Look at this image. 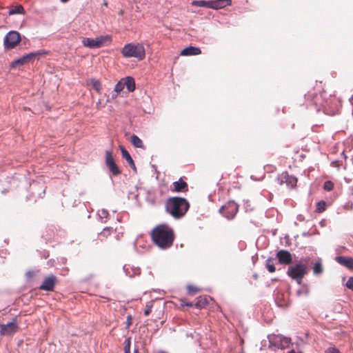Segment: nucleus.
<instances>
[{
	"mask_svg": "<svg viewBox=\"0 0 353 353\" xmlns=\"http://www.w3.org/2000/svg\"><path fill=\"white\" fill-rule=\"evenodd\" d=\"M119 148H120L121 153L123 158L125 159V161L128 162V163L129 164L130 168L134 171H136L137 170L136 165L134 164V162L131 155L128 152V151L123 145H119Z\"/></svg>",
	"mask_w": 353,
	"mask_h": 353,
	"instance_id": "18",
	"label": "nucleus"
},
{
	"mask_svg": "<svg viewBox=\"0 0 353 353\" xmlns=\"http://www.w3.org/2000/svg\"><path fill=\"white\" fill-rule=\"evenodd\" d=\"M133 353H139L138 349H134Z\"/></svg>",
	"mask_w": 353,
	"mask_h": 353,
	"instance_id": "47",
	"label": "nucleus"
},
{
	"mask_svg": "<svg viewBox=\"0 0 353 353\" xmlns=\"http://www.w3.org/2000/svg\"><path fill=\"white\" fill-rule=\"evenodd\" d=\"M313 274L314 275H320L323 272V268L321 262V259H319L317 261L314 263L312 267Z\"/></svg>",
	"mask_w": 353,
	"mask_h": 353,
	"instance_id": "24",
	"label": "nucleus"
},
{
	"mask_svg": "<svg viewBox=\"0 0 353 353\" xmlns=\"http://www.w3.org/2000/svg\"><path fill=\"white\" fill-rule=\"evenodd\" d=\"M131 143L135 148H144L142 140L136 134H132L130 137Z\"/></svg>",
	"mask_w": 353,
	"mask_h": 353,
	"instance_id": "25",
	"label": "nucleus"
},
{
	"mask_svg": "<svg viewBox=\"0 0 353 353\" xmlns=\"http://www.w3.org/2000/svg\"><path fill=\"white\" fill-rule=\"evenodd\" d=\"M126 327L128 328L130 325L132 324V316L131 315H128L127 316V319H126Z\"/></svg>",
	"mask_w": 353,
	"mask_h": 353,
	"instance_id": "42",
	"label": "nucleus"
},
{
	"mask_svg": "<svg viewBox=\"0 0 353 353\" xmlns=\"http://www.w3.org/2000/svg\"><path fill=\"white\" fill-rule=\"evenodd\" d=\"M62 3H66L68 2L69 0H60Z\"/></svg>",
	"mask_w": 353,
	"mask_h": 353,
	"instance_id": "48",
	"label": "nucleus"
},
{
	"mask_svg": "<svg viewBox=\"0 0 353 353\" xmlns=\"http://www.w3.org/2000/svg\"><path fill=\"white\" fill-rule=\"evenodd\" d=\"M238 210L239 205L234 201H229L219 209V212L228 220H232L236 216Z\"/></svg>",
	"mask_w": 353,
	"mask_h": 353,
	"instance_id": "9",
	"label": "nucleus"
},
{
	"mask_svg": "<svg viewBox=\"0 0 353 353\" xmlns=\"http://www.w3.org/2000/svg\"><path fill=\"white\" fill-rule=\"evenodd\" d=\"M342 155H343V157H344V158H346V157H347L345 155L344 152H342Z\"/></svg>",
	"mask_w": 353,
	"mask_h": 353,
	"instance_id": "50",
	"label": "nucleus"
},
{
	"mask_svg": "<svg viewBox=\"0 0 353 353\" xmlns=\"http://www.w3.org/2000/svg\"><path fill=\"white\" fill-rule=\"evenodd\" d=\"M345 286L350 289V290H352L353 292V276H350L346 283H345Z\"/></svg>",
	"mask_w": 353,
	"mask_h": 353,
	"instance_id": "37",
	"label": "nucleus"
},
{
	"mask_svg": "<svg viewBox=\"0 0 353 353\" xmlns=\"http://www.w3.org/2000/svg\"><path fill=\"white\" fill-rule=\"evenodd\" d=\"M326 203L324 201H320L316 203V210L318 212H322L325 210Z\"/></svg>",
	"mask_w": 353,
	"mask_h": 353,
	"instance_id": "30",
	"label": "nucleus"
},
{
	"mask_svg": "<svg viewBox=\"0 0 353 353\" xmlns=\"http://www.w3.org/2000/svg\"><path fill=\"white\" fill-rule=\"evenodd\" d=\"M46 52L44 50H38L36 52H30L26 54L23 55L19 59H15L10 63V68H16L18 65H23L26 63L36 59L37 57L40 55L45 54Z\"/></svg>",
	"mask_w": 353,
	"mask_h": 353,
	"instance_id": "7",
	"label": "nucleus"
},
{
	"mask_svg": "<svg viewBox=\"0 0 353 353\" xmlns=\"http://www.w3.org/2000/svg\"><path fill=\"white\" fill-rule=\"evenodd\" d=\"M334 260L341 265L353 270V258L351 256H336Z\"/></svg>",
	"mask_w": 353,
	"mask_h": 353,
	"instance_id": "16",
	"label": "nucleus"
},
{
	"mask_svg": "<svg viewBox=\"0 0 353 353\" xmlns=\"http://www.w3.org/2000/svg\"><path fill=\"white\" fill-rule=\"evenodd\" d=\"M103 5H104V6H107V5H108L107 1H105L103 2Z\"/></svg>",
	"mask_w": 353,
	"mask_h": 353,
	"instance_id": "49",
	"label": "nucleus"
},
{
	"mask_svg": "<svg viewBox=\"0 0 353 353\" xmlns=\"http://www.w3.org/2000/svg\"><path fill=\"white\" fill-rule=\"evenodd\" d=\"M125 88L124 86V84H123V79H121V81H119L116 85H115V87H114V91L117 92V93H119L121 91H122L123 90V88Z\"/></svg>",
	"mask_w": 353,
	"mask_h": 353,
	"instance_id": "33",
	"label": "nucleus"
},
{
	"mask_svg": "<svg viewBox=\"0 0 353 353\" xmlns=\"http://www.w3.org/2000/svg\"><path fill=\"white\" fill-rule=\"evenodd\" d=\"M210 299H211L210 296H200L199 297L197 298V301L195 303L194 305L196 308H203L208 304Z\"/></svg>",
	"mask_w": 353,
	"mask_h": 353,
	"instance_id": "23",
	"label": "nucleus"
},
{
	"mask_svg": "<svg viewBox=\"0 0 353 353\" xmlns=\"http://www.w3.org/2000/svg\"><path fill=\"white\" fill-rule=\"evenodd\" d=\"M98 215L101 219L103 218H107L109 215L108 211L105 209H102L101 210L99 211Z\"/></svg>",
	"mask_w": 353,
	"mask_h": 353,
	"instance_id": "35",
	"label": "nucleus"
},
{
	"mask_svg": "<svg viewBox=\"0 0 353 353\" xmlns=\"http://www.w3.org/2000/svg\"><path fill=\"white\" fill-rule=\"evenodd\" d=\"M192 6L211 8L212 1L195 0L192 3Z\"/></svg>",
	"mask_w": 353,
	"mask_h": 353,
	"instance_id": "26",
	"label": "nucleus"
},
{
	"mask_svg": "<svg viewBox=\"0 0 353 353\" xmlns=\"http://www.w3.org/2000/svg\"><path fill=\"white\" fill-rule=\"evenodd\" d=\"M147 201L152 205H155L156 201L154 197H152L151 194L149 192L147 198Z\"/></svg>",
	"mask_w": 353,
	"mask_h": 353,
	"instance_id": "40",
	"label": "nucleus"
},
{
	"mask_svg": "<svg viewBox=\"0 0 353 353\" xmlns=\"http://www.w3.org/2000/svg\"><path fill=\"white\" fill-rule=\"evenodd\" d=\"M152 303H147L146 306H145V309L144 310V315L145 316H148L151 312H152Z\"/></svg>",
	"mask_w": 353,
	"mask_h": 353,
	"instance_id": "38",
	"label": "nucleus"
},
{
	"mask_svg": "<svg viewBox=\"0 0 353 353\" xmlns=\"http://www.w3.org/2000/svg\"><path fill=\"white\" fill-rule=\"evenodd\" d=\"M305 99L308 106L314 107L316 112L322 110L325 114L334 115L339 112L341 101L334 96L329 94L325 91L316 93L310 91L305 94Z\"/></svg>",
	"mask_w": 353,
	"mask_h": 353,
	"instance_id": "1",
	"label": "nucleus"
},
{
	"mask_svg": "<svg viewBox=\"0 0 353 353\" xmlns=\"http://www.w3.org/2000/svg\"><path fill=\"white\" fill-rule=\"evenodd\" d=\"M201 53V50L199 48L195 46H188L183 48L181 52L182 56H192L198 55Z\"/></svg>",
	"mask_w": 353,
	"mask_h": 353,
	"instance_id": "19",
	"label": "nucleus"
},
{
	"mask_svg": "<svg viewBox=\"0 0 353 353\" xmlns=\"http://www.w3.org/2000/svg\"><path fill=\"white\" fill-rule=\"evenodd\" d=\"M325 353H340V352L336 347H330L325 351Z\"/></svg>",
	"mask_w": 353,
	"mask_h": 353,
	"instance_id": "41",
	"label": "nucleus"
},
{
	"mask_svg": "<svg viewBox=\"0 0 353 353\" xmlns=\"http://www.w3.org/2000/svg\"><path fill=\"white\" fill-rule=\"evenodd\" d=\"M174 191L180 192L183 190H188V183L180 178L178 181L173 182Z\"/></svg>",
	"mask_w": 353,
	"mask_h": 353,
	"instance_id": "21",
	"label": "nucleus"
},
{
	"mask_svg": "<svg viewBox=\"0 0 353 353\" xmlns=\"http://www.w3.org/2000/svg\"><path fill=\"white\" fill-rule=\"evenodd\" d=\"M55 283V276L50 274L44 279L42 284L40 285L39 289L47 292H51L54 290Z\"/></svg>",
	"mask_w": 353,
	"mask_h": 353,
	"instance_id": "13",
	"label": "nucleus"
},
{
	"mask_svg": "<svg viewBox=\"0 0 353 353\" xmlns=\"http://www.w3.org/2000/svg\"><path fill=\"white\" fill-rule=\"evenodd\" d=\"M32 275H33V272L28 271L26 273V276L28 278H31L32 276Z\"/></svg>",
	"mask_w": 353,
	"mask_h": 353,
	"instance_id": "44",
	"label": "nucleus"
},
{
	"mask_svg": "<svg viewBox=\"0 0 353 353\" xmlns=\"http://www.w3.org/2000/svg\"><path fill=\"white\" fill-rule=\"evenodd\" d=\"M232 0H214L212 1L211 9L219 10L228 6H230Z\"/></svg>",
	"mask_w": 353,
	"mask_h": 353,
	"instance_id": "20",
	"label": "nucleus"
},
{
	"mask_svg": "<svg viewBox=\"0 0 353 353\" xmlns=\"http://www.w3.org/2000/svg\"><path fill=\"white\" fill-rule=\"evenodd\" d=\"M334 188V183L331 181H326L323 184V189L325 191H331Z\"/></svg>",
	"mask_w": 353,
	"mask_h": 353,
	"instance_id": "34",
	"label": "nucleus"
},
{
	"mask_svg": "<svg viewBox=\"0 0 353 353\" xmlns=\"http://www.w3.org/2000/svg\"><path fill=\"white\" fill-rule=\"evenodd\" d=\"M187 290L190 294H194L199 291V288L192 285H188Z\"/></svg>",
	"mask_w": 353,
	"mask_h": 353,
	"instance_id": "36",
	"label": "nucleus"
},
{
	"mask_svg": "<svg viewBox=\"0 0 353 353\" xmlns=\"http://www.w3.org/2000/svg\"><path fill=\"white\" fill-rule=\"evenodd\" d=\"M121 53L124 57H134L138 60H143L145 57V48L141 44L128 43L123 48Z\"/></svg>",
	"mask_w": 353,
	"mask_h": 353,
	"instance_id": "4",
	"label": "nucleus"
},
{
	"mask_svg": "<svg viewBox=\"0 0 353 353\" xmlns=\"http://www.w3.org/2000/svg\"><path fill=\"white\" fill-rule=\"evenodd\" d=\"M189 208L190 203L183 197H170L165 202V211L176 219L183 217Z\"/></svg>",
	"mask_w": 353,
	"mask_h": 353,
	"instance_id": "3",
	"label": "nucleus"
},
{
	"mask_svg": "<svg viewBox=\"0 0 353 353\" xmlns=\"http://www.w3.org/2000/svg\"><path fill=\"white\" fill-rule=\"evenodd\" d=\"M350 102L353 105V95L349 99Z\"/></svg>",
	"mask_w": 353,
	"mask_h": 353,
	"instance_id": "45",
	"label": "nucleus"
},
{
	"mask_svg": "<svg viewBox=\"0 0 353 353\" xmlns=\"http://www.w3.org/2000/svg\"><path fill=\"white\" fill-rule=\"evenodd\" d=\"M159 353H167V352H164L163 350H161V351L159 352Z\"/></svg>",
	"mask_w": 353,
	"mask_h": 353,
	"instance_id": "51",
	"label": "nucleus"
},
{
	"mask_svg": "<svg viewBox=\"0 0 353 353\" xmlns=\"http://www.w3.org/2000/svg\"><path fill=\"white\" fill-rule=\"evenodd\" d=\"M112 228L110 227H105L103 228V231L100 233V234H103L104 236H108L112 232Z\"/></svg>",
	"mask_w": 353,
	"mask_h": 353,
	"instance_id": "39",
	"label": "nucleus"
},
{
	"mask_svg": "<svg viewBox=\"0 0 353 353\" xmlns=\"http://www.w3.org/2000/svg\"><path fill=\"white\" fill-rule=\"evenodd\" d=\"M124 345V353H131L130 345H131V338L128 337L125 340Z\"/></svg>",
	"mask_w": 353,
	"mask_h": 353,
	"instance_id": "31",
	"label": "nucleus"
},
{
	"mask_svg": "<svg viewBox=\"0 0 353 353\" xmlns=\"http://www.w3.org/2000/svg\"><path fill=\"white\" fill-rule=\"evenodd\" d=\"M307 273V267L301 263L290 265L287 271L288 276L295 280L299 285L301 284L302 279Z\"/></svg>",
	"mask_w": 353,
	"mask_h": 353,
	"instance_id": "5",
	"label": "nucleus"
},
{
	"mask_svg": "<svg viewBox=\"0 0 353 353\" xmlns=\"http://www.w3.org/2000/svg\"><path fill=\"white\" fill-rule=\"evenodd\" d=\"M331 166L336 168L338 170L339 169L340 164L339 161H333L331 162Z\"/></svg>",
	"mask_w": 353,
	"mask_h": 353,
	"instance_id": "43",
	"label": "nucleus"
},
{
	"mask_svg": "<svg viewBox=\"0 0 353 353\" xmlns=\"http://www.w3.org/2000/svg\"><path fill=\"white\" fill-rule=\"evenodd\" d=\"M269 347H274L277 349L283 350L288 347L291 343V339L282 334H269L268 336Z\"/></svg>",
	"mask_w": 353,
	"mask_h": 353,
	"instance_id": "6",
	"label": "nucleus"
},
{
	"mask_svg": "<svg viewBox=\"0 0 353 353\" xmlns=\"http://www.w3.org/2000/svg\"><path fill=\"white\" fill-rule=\"evenodd\" d=\"M301 288L296 291V295L300 296H307L309 294L310 289L309 286L307 284H301Z\"/></svg>",
	"mask_w": 353,
	"mask_h": 353,
	"instance_id": "28",
	"label": "nucleus"
},
{
	"mask_svg": "<svg viewBox=\"0 0 353 353\" xmlns=\"http://www.w3.org/2000/svg\"><path fill=\"white\" fill-rule=\"evenodd\" d=\"M123 82L124 84V86H126L127 90L128 92H133L135 88V81L134 79L132 77H126L125 79H122Z\"/></svg>",
	"mask_w": 353,
	"mask_h": 353,
	"instance_id": "22",
	"label": "nucleus"
},
{
	"mask_svg": "<svg viewBox=\"0 0 353 353\" xmlns=\"http://www.w3.org/2000/svg\"><path fill=\"white\" fill-rule=\"evenodd\" d=\"M105 163L112 175L117 176L121 174V170L114 160L112 150H108L105 151Z\"/></svg>",
	"mask_w": 353,
	"mask_h": 353,
	"instance_id": "10",
	"label": "nucleus"
},
{
	"mask_svg": "<svg viewBox=\"0 0 353 353\" xmlns=\"http://www.w3.org/2000/svg\"><path fill=\"white\" fill-rule=\"evenodd\" d=\"M25 10L24 8L21 5H17V6L14 7L13 8L10 9L8 11L9 15H14V14H25Z\"/></svg>",
	"mask_w": 353,
	"mask_h": 353,
	"instance_id": "27",
	"label": "nucleus"
},
{
	"mask_svg": "<svg viewBox=\"0 0 353 353\" xmlns=\"http://www.w3.org/2000/svg\"><path fill=\"white\" fill-rule=\"evenodd\" d=\"M91 83L92 84L93 89L97 92H99L101 88V82L99 80L92 79Z\"/></svg>",
	"mask_w": 353,
	"mask_h": 353,
	"instance_id": "32",
	"label": "nucleus"
},
{
	"mask_svg": "<svg viewBox=\"0 0 353 353\" xmlns=\"http://www.w3.org/2000/svg\"><path fill=\"white\" fill-rule=\"evenodd\" d=\"M185 305L188 306V307H192L193 305V304L192 303H187L185 304Z\"/></svg>",
	"mask_w": 353,
	"mask_h": 353,
	"instance_id": "46",
	"label": "nucleus"
},
{
	"mask_svg": "<svg viewBox=\"0 0 353 353\" xmlns=\"http://www.w3.org/2000/svg\"><path fill=\"white\" fill-rule=\"evenodd\" d=\"M276 181L279 184H286L289 188H294L296 185L297 179L293 175H290L287 172H283L276 177Z\"/></svg>",
	"mask_w": 353,
	"mask_h": 353,
	"instance_id": "11",
	"label": "nucleus"
},
{
	"mask_svg": "<svg viewBox=\"0 0 353 353\" xmlns=\"http://www.w3.org/2000/svg\"><path fill=\"white\" fill-rule=\"evenodd\" d=\"M279 263L281 264L290 265L292 263V257L290 252L285 250H281L276 253Z\"/></svg>",
	"mask_w": 353,
	"mask_h": 353,
	"instance_id": "14",
	"label": "nucleus"
},
{
	"mask_svg": "<svg viewBox=\"0 0 353 353\" xmlns=\"http://www.w3.org/2000/svg\"><path fill=\"white\" fill-rule=\"evenodd\" d=\"M273 259L272 258H268L265 261V267L268 269L269 272H274L276 270L275 266L272 263Z\"/></svg>",
	"mask_w": 353,
	"mask_h": 353,
	"instance_id": "29",
	"label": "nucleus"
},
{
	"mask_svg": "<svg viewBox=\"0 0 353 353\" xmlns=\"http://www.w3.org/2000/svg\"><path fill=\"white\" fill-rule=\"evenodd\" d=\"M19 326L17 322V317L13 318L12 321L6 324H2V328L0 329L1 336H12L18 330Z\"/></svg>",
	"mask_w": 353,
	"mask_h": 353,
	"instance_id": "12",
	"label": "nucleus"
},
{
	"mask_svg": "<svg viewBox=\"0 0 353 353\" xmlns=\"http://www.w3.org/2000/svg\"><path fill=\"white\" fill-rule=\"evenodd\" d=\"M21 34L15 30L9 31L3 39L5 49L10 50L14 48L21 41Z\"/></svg>",
	"mask_w": 353,
	"mask_h": 353,
	"instance_id": "8",
	"label": "nucleus"
},
{
	"mask_svg": "<svg viewBox=\"0 0 353 353\" xmlns=\"http://www.w3.org/2000/svg\"><path fill=\"white\" fill-rule=\"evenodd\" d=\"M123 270L125 275L130 278H133L135 276H139L141 274V269L139 267L132 266L130 265H124Z\"/></svg>",
	"mask_w": 353,
	"mask_h": 353,
	"instance_id": "17",
	"label": "nucleus"
},
{
	"mask_svg": "<svg viewBox=\"0 0 353 353\" xmlns=\"http://www.w3.org/2000/svg\"><path fill=\"white\" fill-rule=\"evenodd\" d=\"M82 43L84 46L89 48H98L102 46L103 40L99 38L94 39L92 38L85 37L82 40Z\"/></svg>",
	"mask_w": 353,
	"mask_h": 353,
	"instance_id": "15",
	"label": "nucleus"
},
{
	"mask_svg": "<svg viewBox=\"0 0 353 353\" xmlns=\"http://www.w3.org/2000/svg\"><path fill=\"white\" fill-rule=\"evenodd\" d=\"M154 243L162 250L170 248L174 242L173 230L167 224H160L155 227L151 233Z\"/></svg>",
	"mask_w": 353,
	"mask_h": 353,
	"instance_id": "2",
	"label": "nucleus"
},
{
	"mask_svg": "<svg viewBox=\"0 0 353 353\" xmlns=\"http://www.w3.org/2000/svg\"><path fill=\"white\" fill-rule=\"evenodd\" d=\"M2 328V323H0V329Z\"/></svg>",
	"mask_w": 353,
	"mask_h": 353,
	"instance_id": "52",
	"label": "nucleus"
}]
</instances>
